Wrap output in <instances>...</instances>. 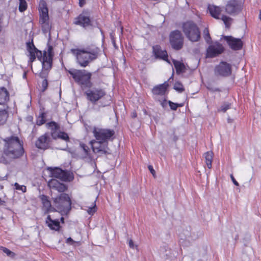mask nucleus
Returning <instances> with one entry per match:
<instances>
[{
  "label": "nucleus",
  "instance_id": "12",
  "mask_svg": "<svg viewBox=\"0 0 261 261\" xmlns=\"http://www.w3.org/2000/svg\"><path fill=\"white\" fill-rule=\"evenodd\" d=\"M89 143L94 153L99 155L110 153L108 143L103 142L96 140H92Z\"/></svg>",
  "mask_w": 261,
  "mask_h": 261
},
{
  "label": "nucleus",
  "instance_id": "26",
  "mask_svg": "<svg viewBox=\"0 0 261 261\" xmlns=\"http://www.w3.org/2000/svg\"><path fill=\"white\" fill-rule=\"evenodd\" d=\"M45 126L47 129L51 130L50 136L54 138L56 132L60 129L59 124L55 121H52L45 123Z\"/></svg>",
  "mask_w": 261,
  "mask_h": 261
},
{
  "label": "nucleus",
  "instance_id": "52",
  "mask_svg": "<svg viewBox=\"0 0 261 261\" xmlns=\"http://www.w3.org/2000/svg\"><path fill=\"white\" fill-rule=\"evenodd\" d=\"M137 116V114L136 113L133 114V117H136Z\"/></svg>",
  "mask_w": 261,
  "mask_h": 261
},
{
  "label": "nucleus",
  "instance_id": "28",
  "mask_svg": "<svg viewBox=\"0 0 261 261\" xmlns=\"http://www.w3.org/2000/svg\"><path fill=\"white\" fill-rule=\"evenodd\" d=\"M172 62L176 69V72L177 74H179L185 72V66L183 63L177 61L175 59L172 60Z\"/></svg>",
  "mask_w": 261,
  "mask_h": 261
},
{
  "label": "nucleus",
  "instance_id": "16",
  "mask_svg": "<svg viewBox=\"0 0 261 261\" xmlns=\"http://www.w3.org/2000/svg\"><path fill=\"white\" fill-rule=\"evenodd\" d=\"M90 12L88 10H84L76 18L74 23L86 28L92 25L90 18Z\"/></svg>",
  "mask_w": 261,
  "mask_h": 261
},
{
  "label": "nucleus",
  "instance_id": "11",
  "mask_svg": "<svg viewBox=\"0 0 261 261\" xmlns=\"http://www.w3.org/2000/svg\"><path fill=\"white\" fill-rule=\"evenodd\" d=\"M93 134L96 140L108 143L115 135V131L111 129L94 128Z\"/></svg>",
  "mask_w": 261,
  "mask_h": 261
},
{
  "label": "nucleus",
  "instance_id": "31",
  "mask_svg": "<svg viewBox=\"0 0 261 261\" xmlns=\"http://www.w3.org/2000/svg\"><path fill=\"white\" fill-rule=\"evenodd\" d=\"M205 162L208 169L212 168V163L213 159L214 154L212 151H207L203 155Z\"/></svg>",
  "mask_w": 261,
  "mask_h": 261
},
{
  "label": "nucleus",
  "instance_id": "25",
  "mask_svg": "<svg viewBox=\"0 0 261 261\" xmlns=\"http://www.w3.org/2000/svg\"><path fill=\"white\" fill-rule=\"evenodd\" d=\"M9 99L10 94L7 89L4 87H0V105H6Z\"/></svg>",
  "mask_w": 261,
  "mask_h": 261
},
{
  "label": "nucleus",
  "instance_id": "10",
  "mask_svg": "<svg viewBox=\"0 0 261 261\" xmlns=\"http://www.w3.org/2000/svg\"><path fill=\"white\" fill-rule=\"evenodd\" d=\"M169 42L172 48L178 50L181 49L184 44V37L179 30L171 31L169 34Z\"/></svg>",
  "mask_w": 261,
  "mask_h": 261
},
{
  "label": "nucleus",
  "instance_id": "7",
  "mask_svg": "<svg viewBox=\"0 0 261 261\" xmlns=\"http://www.w3.org/2000/svg\"><path fill=\"white\" fill-rule=\"evenodd\" d=\"M50 177L60 179L63 181L70 182L74 179V174L72 172L67 170H63L59 167L47 168Z\"/></svg>",
  "mask_w": 261,
  "mask_h": 261
},
{
  "label": "nucleus",
  "instance_id": "30",
  "mask_svg": "<svg viewBox=\"0 0 261 261\" xmlns=\"http://www.w3.org/2000/svg\"><path fill=\"white\" fill-rule=\"evenodd\" d=\"M46 113L44 111L40 112L39 115L37 117L36 120V124L38 126H41L46 123Z\"/></svg>",
  "mask_w": 261,
  "mask_h": 261
},
{
  "label": "nucleus",
  "instance_id": "1",
  "mask_svg": "<svg viewBox=\"0 0 261 261\" xmlns=\"http://www.w3.org/2000/svg\"><path fill=\"white\" fill-rule=\"evenodd\" d=\"M27 49L29 53V62H33L37 58L42 63V69L39 73L41 79H47L48 71L52 67L53 59L54 56L53 47L48 45L47 51H44L43 54L35 46L33 40L27 43Z\"/></svg>",
  "mask_w": 261,
  "mask_h": 261
},
{
  "label": "nucleus",
  "instance_id": "47",
  "mask_svg": "<svg viewBox=\"0 0 261 261\" xmlns=\"http://www.w3.org/2000/svg\"><path fill=\"white\" fill-rule=\"evenodd\" d=\"M86 4V0H79V6L82 7Z\"/></svg>",
  "mask_w": 261,
  "mask_h": 261
},
{
  "label": "nucleus",
  "instance_id": "42",
  "mask_svg": "<svg viewBox=\"0 0 261 261\" xmlns=\"http://www.w3.org/2000/svg\"><path fill=\"white\" fill-rule=\"evenodd\" d=\"M42 91H45L48 87V82L47 79H44L41 83Z\"/></svg>",
  "mask_w": 261,
  "mask_h": 261
},
{
  "label": "nucleus",
  "instance_id": "45",
  "mask_svg": "<svg viewBox=\"0 0 261 261\" xmlns=\"http://www.w3.org/2000/svg\"><path fill=\"white\" fill-rule=\"evenodd\" d=\"M148 169H149V171H150V172L152 173V174L153 176H154L155 172L153 168V167L151 165H149L148 166Z\"/></svg>",
  "mask_w": 261,
  "mask_h": 261
},
{
  "label": "nucleus",
  "instance_id": "27",
  "mask_svg": "<svg viewBox=\"0 0 261 261\" xmlns=\"http://www.w3.org/2000/svg\"><path fill=\"white\" fill-rule=\"evenodd\" d=\"M80 147L83 152L84 158L91 159L92 155L89 147L87 144L83 142L80 143Z\"/></svg>",
  "mask_w": 261,
  "mask_h": 261
},
{
  "label": "nucleus",
  "instance_id": "5",
  "mask_svg": "<svg viewBox=\"0 0 261 261\" xmlns=\"http://www.w3.org/2000/svg\"><path fill=\"white\" fill-rule=\"evenodd\" d=\"M181 30L187 39L192 42H198L201 39L200 28L193 20H187L182 22Z\"/></svg>",
  "mask_w": 261,
  "mask_h": 261
},
{
  "label": "nucleus",
  "instance_id": "6",
  "mask_svg": "<svg viewBox=\"0 0 261 261\" xmlns=\"http://www.w3.org/2000/svg\"><path fill=\"white\" fill-rule=\"evenodd\" d=\"M38 11L39 15V22L42 32L44 33L50 32L51 29V23L49 20L48 8L45 1H40L38 6Z\"/></svg>",
  "mask_w": 261,
  "mask_h": 261
},
{
  "label": "nucleus",
  "instance_id": "19",
  "mask_svg": "<svg viewBox=\"0 0 261 261\" xmlns=\"http://www.w3.org/2000/svg\"><path fill=\"white\" fill-rule=\"evenodd\" d=\"M152 53L156 59H161L170 64V62L168 59V55L167 50L162 49L160 45H153L152 46Z\"/></svg>",
  "mask_w": 261,
  "mask_h": 261
},
{
  "label": "nucleus",
  "instance_id": "40",
  "mask_svg": "<svg viewBox=\"0 0 261 261\" xmlns=\"http://www.w3.org/2000/svg\"><path fill=\"white\" fill-rule=\"evenodd\" d=\"M14 186L15 188V189L17 190H20L22 191V192L25 193L27 191V187L23 185H19L18 183L15 182L14 184Z\"/></svg>",
  "mask_w": 261,
  "mask_h": 261
},
{
  "label": "nucleus",
  "instance_id": "46",
  "mask_svg": "<svg viewBox=\"0 0 261 261\" xmlns=\"http://www.w3.org/2000/svg\"><path fill=\"white\" fill-rule=\"evenodd\" d=\"M128 245H129V247L131 248H134V244L133 241L132 240L130 239L129 240Z\"/></svg>",
  "mask_w": 261,
  "mask_h": 261
},
{
  "label": "nucleus",
  "instance_id": "48",
  "mask_svg": "<svg viewBox=\"0 0 261 261\" xmlns=\"http://www.w3.org/2000/svg\"><path fill=\"white\" fill-rule=\"evenodd\" d=\"M161 105L163 107H165L166 105V100L165 99L163 101H161Z\"/></svg>",
  "mask_w": 261,
  "mask_h": 261
},
{
  "label": "nucleus",
  "instance_id": "38",
  "mask_svg": "<svg viewBox=\"0 0 261 261\" xmlns=\"http://www.w3.org/2000/svg\"><path fill=\"white\" fill-rule=\"evenodd\" d=\"M231 104L230 103H224L220 108L218 110V112L225 113L227 110L230 108Z\"/></svg>",
  "mask_w": 261,
  "mask_h": 261
},
{
  "label": "nucleus",
  "instance_id": "4",
  "mask_svg": "<svg viewBox=\"0 0 261 261\" xmlns=\"http://www.w3.org/2000/svg\"><path fill=\"white\" fill-rule=\"evenodd\" d=\"M74 82L83 90L92 88V73L85 69L72 68L66 70Z\"/></svg>",
  "mask_w": 261,
  "mask_h": 261
},
{
  "label": "nucleus",
  "instance_id": "18",
  "mask_svg": "<svg viewBox=\"0 0 261 261\" xmlns=\"http://www.w3.org/2000/svg\"><path fill=\"white\" fill-rule=\"evenodd\" d=\"M224 39L231 49L238 50L242 49L243 43L241 39L236 38L231 36H224Z\"/></svg>",
  "mask_w": 261,
  "mask_h": 261
},
{
  "label": "nucleus",
  "instance_id": "3",
  "mask_svg": "<svg viewBox=\"0 0 261 261\" xmlns=\"http://www.w3.org/2000/svg\"><path fill=\"white\" fill-rule=\"evenodd\" d=\"M71 53L75 57L77 63L82 67H86L100 56L101 49L91 44L85 48H72Z\"/></svg>",
  "mask_w": 261,
  "mask_h": 261
},
{
  "label": "nucleus",
  "instance_id": "13",
  "mask_svg": "<svg viewBox=\"0 0 261 261\" xmlns=\"http://www.w3.org/2000/svg\"><path fill=\"white\" fill-rule=\"evenodd\" d=\"M225 49L222 44L218 41L210 44L206 49V57L213 58L223 53Z\"/></svg>",
  "mask_w": 261,
  "mask_h": 261
},
{
  "label": "nucleus",
  "instance_id": "34",
  "mask_svg": "<svg viewBox=\"0 0 261 261\" xmlns=\"http://www.w3.org/2000/svg\"><path fill=\"white\" fill-rule=\"evenodd\" d=\"M0 250L6 253L8 256L13 258L16 255L14 252L11 251L10 249L5 247L0 246Z\"/></svg>",
  "mask_w": 261,
  "mask_h": 261
},
{
  "label": "nucleus",
  "instance_id": "22",
  "mask_svg": "<svg viewBox=\"0 0 261 261\" xmlns=\"http://www.w3.org/2000/svg\"><path fill=\"white\" fill-rule=\"evenodd\" d=\"M168 87L169 84L167 81H166L163 84L154 86L152 89V93L155 95H165L167 92Z\"/></svg>",
  "mask_w": 261,
  "mask_h": 261
},
{
  "label": "nucleus",
  "instance_id": "21",
  "mask_svg": "<svg viewBox=\"0 0 261 261\" xmlns=\"http://www.w3.org/2000/svg\"><path fill=\"white\" fill-rule=\"evenodd\" d=\"M45 224L46 226L51 230L56 231H60L62 226L60 224L59 219L53 220L51 216L48 215L45 219Z\"/></svg>",
  "mask_w": 261,
  "mask_h": 261
},
{
  "label": "nucleus",
  "instance_id": "43",
  "mask_svg": "<svg viewBox=\"0 0 261 261\" xmlns=\"http://www.w3.org/2000/svg\"><path fill=\"white\" fill-rule=\"evenodd\" d=\"M66 243L70 245H73L75 243V241L70 237L66 239Z\"/></svg>",
  "mask_w": 261,
  "mask_h": 261
},
{
  "label": "nucleus",
  "instance_id": "51",
  "mask_svg": "<svg viewBox=\"0 0 261 261\" xmlns=\"http://www.w3.org/2000/svg\"><path fill=\"white\" fill-rule=\"evenodd\" d=\"M259 19L261 20V10H260L259 11Z\"/></svg>",
  "mask_w": 261,
  "mask_h": 261
},
{
  "label": "nucleus",
  "instance_id": "50",
  "mask_svg": "<svg viewBox=\"0 0 261 261\" xmlns=\"http://www.w3.org/2000/svg\"><path fill=\"white\" fill-rule=\"evenodd\" d=\"M5 203L4 201L2 200V199L0 198V205H2Z\"/></svg>",
  "mask_w": 261,
  "mask_h": 261
},
{
  "label": "nucleus",
  "instance_id": "24",
  "mask_svg": "<svg viewBox=\"0 0 261 261\" xmlns=\"http://www.w3.org/2000/svg\"><path fill=\"white\" fill-rule=\"evenodd\" d=\"M207 10L213 17L217 19H220L222 9L220 7L214 5H209Z\"/></svg>",
  "mask_w": 261,
  "mask_h": 261
},
{
  "label": "nucleus",
  "instance_id": "35",
  "mask_svg": "<svg viewBox=\"0 0 261 261\" xmlns=\"http://www.w3.org/2000/svg\"><path fill=\"white\" fill-rule=\"evenodd\" d=\"M168 102L170 109L173 111H176L178 107H182L184 106V103H177L170 100Z\"/></svg>",
  "mask_w": 261,
  "mask_h": 261
},
{
  "label": "nucleus",
  "instance_id": "8",
  "mask_svg": "<svg viewBox=\"0 0 261 261\" xmlns=\"http://www.w3.org/2000/svg\"><path fill=\"white\" fill-rule=\"evenodd\" d=\"M53 203L61 212L68 213L71 208V200L68 194L62 193L53 198Z\"/></svg>",
  "mask_w": 261,
  "mask_h": 261
},
{
  "label": "nucleus",
  "instance_id": "49",
  "mask_svg": "<svg viewBox=\"0 0 261 261\" xmlns=\"http://www.w3.org/2000/svg\"><path fill=\"white\" fill-rule=\"evenodd\" d=\"M59 220L60 223L61 222L62 224H64L65 221L64 218L63 217H61Z\"/></svg>",
  "mask_w": 261,
  "mask_h": 261
},
{
  "label": "nucleus",
  "instance_id": "23",
  "mask_svg": "<svg viewBox=\"0 0 261 261\" xmlns=\"http://www.w3.org/2000/svg\"><path fill=\"white\" fill-rule=\"evenodd\" d=\"M40 198L45 214H48L51 212H55L56 211L54 208L51 207V202L47 196L42 195L40 196Z\"/></svg>",
  "mask_w": 261,
  "mask_h": 261
},
{
  "label": "nucleus",
  "instance_id": "29",
  "mask_svg": "<svg viewBox=\"0 0 261 261\" xmlns=\"http://www.w3.org/2000/svg\"><path fill=\"white\" fill-rule=\"evenodd\" d=\"M9 116L7 109H0V126L4 125L7 122Z\"/></svg>",
  "mask_w": 261,
  "mask_h": 261
},
{
  "label": "nucleus",
  "instance_id": "39",
  "mask_svg": "<svg viewBox=\"0 0 261 261\" xmlns=\"http://www.w3.org/2000/svg\"><path fill=\"white\" fill-rule=\"evenodd\" d=\"M203 37L206 42H209L211 40V37L207 28H205L203 30Z\"/></svg>",
  "mask_w": 261,
  "mask_h": 261
},
{
  "label": "nucleus",
  "instance_id": "17",
  "mask_svg": "<svg viewBox=\"0 0 261 261\" xmlns=\"http://www.w3.org/2000/svg\"><path fill=\"white\" fill-rule=\"evenodd\" d=\"M242 4L239 0H229L225 6V12L233 15L239 13L242 10Z\"/></svg>",
  "mask_w": 261,
  "mask_h": 261
},
{
  "label": "nucleus",
  "instance_id": "20",
  "mask_svg": "<svg viewBox=\"0 0 261 261\" xmlns=\"http://www.w3.org/2000/svg\"><path fill=\"white\" fill-rule=\"evenodd\" d=\"M48 187L51 190L57 191L60 193H63L67 190L68 187L63 183H61L57 179L51 178L47 182Z\"/></svg>",
  "mask_w": 261,
  "mask_h": 261
},
{
  "label": "nucleus",
  "instance_id": "14",
  "mask_svg": "<svg viewBox=\"0 0 261 261\" xmlns=\"http://www.w3.org/2000/svg\"><path fill=\"white\" fill-rule=\"evenodd\" d=\"M231 66L226 62H221L215 68V73L222 76H228L231 74Z\"/></svg>",
  "mask_w": 261,
  "mask_h": 261
},
{
  "label": "nucleus",
  "instance_id": "32",
  "mask_svg": "<svg viewBox=\"0 0 261 261\" xmlns=\"http://www.w3.org/2000/svg\"><path fill=\"white\" fill-rule=\"evenodd\" d=\"M54 138H52L54 140H56L57 139H61L65 141L66 142H69L70 140L69 137L67 133L64 132H60L58 135H54Z\"/></svg>",
  "mask_w": 261,
  "mask_h": 261
},
{
  "label": "nucleus",
  "instance_id": "41",
  "mask_svg": "<svg viewBox=\"0 0 261 261\" xmlns=\"http://www.w3.org/2000/svg\"><path fill=\"white\" fill-rule=\"evenodd\" d=\"M96 211V204L94 203L92 207H89L87 210V212L89 215H93Z\"/></svg>",
  "mask_w": 261,
  "mask_h": 261
},
{
  "label": "nucleus",
  "instance_id": "2",
  "mask_svg": "<svg viewBox=\"0 0 261 261\" xmlns=\"http://www.w3.org/2000/svg\"><path fill=\"white\" fill-rule=\"evenodd\" d=\"M3 141L5 143L3 155L1 158V162L5 164L9 163L5 156L11 160L19 159L22 156L24 152L23 143L18 137L12 136L4 139Z\"/></svg>",
  "mask_w": 261,
  "mask_h": 261
},
{
  "label": "nucleus",
  "instance_id": "37",
  "mask_svg": "<svg viewBox=\"0 0 261 261\" xmlns=\"http://www.w3.org/2000/svg\"><path fill=\"white\" fill-rule=\"evenodd\" d=\"M19 10L21 12H24L27 9V3L25 0H19Z\"/></svg>",
  "mask_w": 261,
  "mask_h": 261
},
{
  "label": "nucleus",
  "instance_id": "44",
  "mask_svg": "<svg viewBox=\"0 0 261 261\" xmlns=\"http://www.w3.org/2000/svg\"><path fill=\"white\" fill-rule=\"evenodd\" d=\"M230 178L231 179V180L233 182V183L236 185V186H239V183L238 182V181L235 179L234 176H233L232 174H231L230 175Z\"/></svg>",
  "mask_w": 261,
  "mask_h": 261
},
{
  "label": "nucleus",
  "instance_id": "36",
  "mask_svg": "<svg viewBox=\"0 0 261 261\" xmlns=\"http://www.w3.org/2000/svg\"><path fill=\"white\" fill-rule=\"evenodd\" d=\"M174 89L179 93L185 91L183 85L179 82H176L174 85Z\"/></svg>",
  "mask_w": 261,
  "mask_h": 261
},
{
  "label": "nucleus",
  "instance_id": "9",
  "mask_svg": "<svg viewBox=\"0 0 261 261\" xmlns=\"http://www.w3.org/2000/svg\"><path fill=\"white\" fill-rule=\"evenodd\" d=\"M85 92L87 100L93 104H96L99 100L102 99L107 95L105 89L101 87H93L88 89Z\"/></svg>",
  "mask_w": 261,
  "mask_h": 261
},
{
  "label": "nucleus",
  "instance_id": "33",
  "mask_svg": "<svg viewBox=\"0 0 261 261\" xmlns=\"http://www.w3.org/2000/svg\"><path fill=\"white\" fill-rule=\"evenodd\" d=\"M220 19L224 22L225 27L229 28L231 25L232 19L226 15H222L220 17Z\"/></svg>",
  "mask_w": 261,
  "mask_h": 261
},
{
  "label": "nucleus",
  "instance_id": "15",
  "mask_svg": "<svg viewBox=\"0 0 261 261\" xmlns=\"http://www.w3.org/2000/svg\"><path fill=\"white\" fill-rule=\"evenodd\" d=\"M50 142V135L48 133L46 132L37 139L35 142V145L38 149L46 150L49 148Z\"/></svg>",
  "mask_w": 261,
  "mask_h": 261
}]
</instances>
